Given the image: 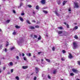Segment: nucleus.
Masks as SVG:
<instances>
[{
    "mask_svg": "<svg viewBox=\"0 0 80 80\" xmlns=\"http://www.w3.org/2000/svg\"><path fill=\"white\" fill-rule=\"evenodd\" d=\"M73 56L72 55L71 53H69L68 55V58L70 59H72L73 58Z\"/></svg>",
    "mask_w": 80,
    "mask_h": 80,
    "instance_id": "f03ea898",
    "label": "nucleus"
},
{
    "mask_svg": "<svg viewBox=\"0 0 80 80\" xmlns=\"http://www.w3.org/2000/svg\"><path fill=\"white\" fill-rule=\"evenodd\" d=\"M2 31V30L1 29H0V32H1Z\"/></svg>",
    "mask_w": 80,
    "mask_h": 80,
    "instance_id": "e2e57ef3",
    "label": "nucleus"
},
{
    "mask_svg": "<svg viewBox=\"0 0 80 80\" xmlns=\"http://www.w3.org/2000/svg\"><path fill=\"white\" fill-rule=\"evenodd\" d=\"M64 24H65L66 25H67V23H66V22H64Z\"/></svg>",
    "mask_w": 80,
    "mask_h": 80,
    "instance_id": "4d7b16f0",
    "label": "nucleus"
},
{
    "mask_svg": "<svg viewBox=\"0 0 80 80\" xmlns=\"http://www.w3.org/2000/svg\"><path fill=\"white\" fill-rule=\"evenodd\" d=\"M13 69H11V72H12V73L13 72Z\"/></svg>",
    "mask_w": 80,
    "mask_h": 80,
    "instance_id": "8fccbe9b",
    "label": "nucleus"
},
{
    "mask_svg": "<svg viewBox=\"0 0 80 80\" xmlns=\"http://www.w3.org/2000/svg\"><path fill=\"white\" fill-rule=\"evenodd\" d=\"M24 60L25 61H26V58L25 57L23 58Z\"/></svg>",
    "mask_w": 80,
    "mask_h": 80,
    "instance_id": "49530a36",
    "label": "nucleus"
},
{
    "mask_svg": "<svg viewBox=\"0 0 80 80\" xmlns=\"http://www.w3.org/2000/svg\"><path fill=\"white\" fill-rule=\"evenodd\" d=\"M22 56L23 57L24 56H25V54L23 53H22Z\"/></svg>",
    "mask_w": 80,
    "mask_h": 80,
    "instance_id": "864d4df0",
    "label": "nucleus"
},
{
    "mask_svg": "<svg viewBox=\"0 0 80 80\" xmlns=\"http://www.w3.org/2000/svg\"><path fill=\"white\" fill-rule=\"evenodd\" d=\"M74 5H75V6L76 8H79V6H78V2H74Z\"/></svg>",
    "mask_w": 80,
    "mask_h": 80,
    "instance_id": "20e7f679",
    "label": "nucleus"
},
{
    "mask_svg": "<svg viewBox=\"0 0 80 80\" xmlns=\"http://www.w3.org/2000/svg\"><path fill=\"white\" fill-rule=\"evenodd\" d=\"M58 28L59 29H60V30H62L63 29V28L62 27H58Z\"/></svg>",
    "mask_w": 80,
    "mask_h": 80,
    "instance_id": "412c9836",
    "label": "nucleus"
},
{
    "mask_svg": "<svg viewBox=\"0 0 80 80\" xmlns=\"http://www.w3.org/2000/svg\"><path fill=\"white\" fill-rule=\"evenodd\" d=\"M74 24H75V25H77V23H74Z\"/></svg>",
    "mask_w": 80,
    "mask_h": 80,
    "instance_id": "338daca9",
    "label": "nucleus"
},
{
    "mask_svg": "<svg viewBox=\"0 0 80 80\" xmlns=\"http://www.w3.org/2000/svg\"><path fill=\"white\" fill-rule=\"evenodd\" d=\"M66 27H67V28H69V26L68 24H67V25H66Z\"/></svg>",
    "mask_w": 80,
    "mask_h": 80,
    "instance_id": "c756f323",
    "label": "nucleus"
},
{
    "mask_svg": "<svg viewBox=\"0 0 80 80\" xmlns=\"http://www.w3.org/2000/svg\"><path fill=\"white\" fill-rule=\"evenodd\" d=\"M5 52H7V49L5 48Z\"/></svg>",
    "mask_w": 80,
    "mask_h": 80,
    "instance_id": "603ef678",
    "label": "nucleus"
},
{
    "mask_svg": "<svg viewBox=\"0 0 80 80\" xmlns=\"http://www.w3.org/2000/svg\"><path fill=\"white\" fill-rule=\"evenodd\" d=\"M16 79H17V80H19V78L18 76L16 77Z\"/></svg>",
    "mask_w": 80,
    "mask_h": 80,
    "instance_id": "f704fd0d",
    "label": "nucleus"
},
{
    "mask_svg": "<svg viewBox=\"0 0 80 80\" xmlns=\"http://www.w3.org/2000/svg\"><path fill=\"white\" fill-rule=\"evenodd\" d=\"M35 71L37 72H39L38 70V68L37 67L35 68Z\"/></svg>",
    "mask_w": 80,
    "mask_h": 80,
    "instance_id": "4468645a",
    "label": "nucleus"
},
{
    "mask_svg": "<svg viewBox=\"0 0 80 80\" xmlns=\"http://www.w3.org/2000/svg\"><path fill=\"white\" fill-rule=\"evenodd\" d=\"M33 57L35 58L36 57L35 56H33Z\"/></svg>",
    "mask_w": 80,
    "mask_h": 80,
    "instance_id": "69168bd1",
    "label": "nucleus"
},
{
    "mask_svg": "<svg viewBox=\"0 0 80 80\" xmlns=\"http://www.w3.org/2000/svg\"><path fill=\"white\" fill-rule=\"evenodd\" d=\"M36 79H37V77H34V78L33 79L34 80H36Z\"/></svg>",
    "mask_w": 80,
    "mask_h": 80,
    "instance_id": "c03bdc74",
    "label": "nucleus"
},
{
    "mask_svg": "<svg viewBox=\"0 0 80 80\" xmlns=\"http://www.w3.org/2000/svg\"><path fill=\"white\" fill-rule=\"evenodd\" d=\"M45 60L48 62H50V60L49 59H46Z\"/></svg>",
    "mask_w": 80,
    "mask_h": 80,
    "instance_id": "aec40b11",
    "label": "nucleus"
},
{
    "mask_svg": "<svg viewBox=\"0 0 80 80\" xmlns=\"http://www.w3.org/2000/svg\"><path fill=\"white\" fill-rule=\"evenodd\" d=\"M33 74V73H32V74H31V75H32Z\"/></svg>",
    "mask_w": 80,
    "mask_h": 80,
    "instance_id": "052dcab7",
    "label": "nucleus"
},
{
    "mask_svg": "<svg viewBox=\"0 0 80 80\" xmlns=\"http://www.w3.org/2000/svg\"><path fill=\"white\" fill-rule=\"evenodd\" d=\"M62 52L64 54L65 53H66V51L65 50H62Z\"/></svg>",
    "mask_w": 80,
    "mask_h": 80,
    "instance_id": "c85d7f7f",
    "label": "nucleus"
},
{
    "mask_svg": "<svg viewBox=\"0 0 80 80\" xmlns=\"http://www.w3.org/2000/svg\"><path fill=\"white\" fill-rule=\"evenodd\" d=\"M14 49V47H12L11 48V50H12Z\"/></svg>",
    "mask_w": 80,
    "mask_h": 80,
    "instance_id": "58836bf2",
    "label": "nucleus"
},
{
    "mask_svg": "<svg viewBox=\"0 0 80 80\" xmlns=\"http://www.w3.org/2000/svg\"><path fill=\"white\" fill-rule=\"evenodd\" d=\"M52 50L53 51H54L55 50V48H54V47H53V48H52Z\"/></svg>",
    "mask_w": 80,
    "mask_h": 80,
    "instance_id": "473e14b6",
    "label": "nucleus"
},
{
    "mask_svg": "<svg viewBox=\"0 0 80 80\" xmlns=\"http://www.w3.org/2000/svg\"><path fill=\"white\" fill-rule=\"evenodd\" d=\"M15 27L17 29H19V28H20V26H18V25L16 26H15Z\"/></svg>",
    "mask_w": 80,
    "mask_h": 80,
    "instance_id": "6ab92c4d",
    "label": "nucleus"
},
{
    "mask_svg": "<svg viewBox=\"0 0 80 80\" xmlns=\"http://www.w3.org/2000/svg\"><path fill=\"white\" fill-rule=\"evenodd\" d=\"M42 53V52H38V55H40V53Z\"/></svg>",
    "mask_w": 80,
    "mask_h": 80,
    "instance_id": "79ce46f5",
    "label": "nucleus"
},
{
    "mask_svg": "<svg viewBox=\"0 0 80 80\" xmlns=\"http://www.w3.org/2000/svg\"><path fill=\"white\" fill-rule=\"evenodd\" d=\"M10 66H12L13 65V62H10L9 63Z\"/></svg>",
    "mask_w": 80,
    "mask_h": 80,
    "instance_id": "b1692460",
    "label": "nucleus"
},
{
    "mask_svg": "<svg viewBox=\"0 0 80 80\" xmlns=\"http://www.w3.org/2000/svg\"><path fill=\"white\" fill-rule=\"evenodd\" d=\"M43 12L45 14L48 13V12L47 11H45V10H44L43 11Z\"/></svg>",
    "mask_w": 80,
    "mask_h": 80,
    "instance_id": "f3484780",
    "label": "nucleus"
},
{
    "mask_svg": "<svg viewBox=\"0 0 80 80\" xmlns=\"http://www.w3.org/2000/svg\"><path fill=\"white\" fill-rule=\"evenodd\" d=\"M28 7L29 8H31L32 7V5H28Z\"/></svg>",
    "mask_w": 80,
    "mask_h": 80,
    "instance_id": "2f4dec72",
    "label": "nucleus"
},
{
    "mask_svg": "<svg viewBox=\"0 0 80 80\" xmlns=\"http://www.w3.org/2000/svg\"><path fill=\"white\" fill-rule=\"evenodd\" d=\"M48 78L49 79H51V77L49 76V74H48Z\"/></svg>",
    "mask_w": 80,
    "mask_h": 80,
    "instance_id": "a878e982",
    "label": "nucleus"
},
{
    "mask_svg": "<svg viewBox=\"0 0 80 80\" xmlns=\"http://www.w3.org/2000/svg\"><path fill=\"white\" fill-rule=\"evenodd\" d=\"M41 61H42V62L43 61V59H42Z\"/></svg>",
    "mask_w": 80,
    "mask_h": 80,
    "instance_id": "bf43d9fd",
    "label": "nucleus"
},
{
    "mask_svg": "<svg viewBox=\"0 0 80 80\" xmlns=\"http://www.w3.org/2000/svg\"><path fill=\"white\" fill-rule=\"evenodd\" d=\"M41 39V37H40V36H39V38H38V40H40Z\"/></svg>",
    "mask_w": 80,
    "mask_h": 80,
    "instance_id": "c9c22d12",
    "label": "nucleus"
},
{
    "mask_svg": "<svg viewBox=\"0 0 80 80\" xmlns=\"http://www.w3.org/2000/svg\"><path fill=\"white\" fill-rule=\"evenodd\" d=\"M67 1H64L63 2L62 5L63 6H64L65 5L66 3L67 2Z\"/></svg>",
    "mask_w": 80,
    "mask_h": 80,
    "instance_id": "9b49d317",
    "label": "nucleus"
},
{
    "mask_svg": "<svg viewBox=\"0 0 80 80\" xmlns=\"http://www.w3.org/2000/svg\"><path fill=\"white\" fill-rule=\"evenodd\" d=\"M73 47H74L75 48H76L77 47V44L76 42H73Z\"/></svg>",
    "mask_w": 80,
    "mask_h": 80,
    "instance_id": "39448f33",
    "label": "nucleus"
},
{
    "mask_svg": "<svg viewBox=\"0 0 80 80\" xmlns=\"http://www.w3.org/2000/svg\"><path fill=\"white\" fill-rule=\"evenodd\" d=\"M55 14L57 16H60V14L58 13L57 11H55Z\"/></svg>",
    "mask_w": 80,
    "mask_h": 80,
    "instance_id": "1a4fd4ad",
    "label": "nucleus"
},
{
    "mask_svg": "<svg viewBox=\"0 0 80 80\" xmlns=\"http://www.w3.org/2000/svg\"><path fill=\"white\" fill-rule=\"evenodd\" d=\"M78 65L80 66V61H78Z\"/></svg>",
    "mask_w": 80,
    "mask_h": 80,
    "instance_id": "cd10ccee",
    "label": "nucleus"
},
{
    "mask_svg": "<svg viewBox=\"0 0 80 80\" xmlns=\"http://www.w3.org/2000/svg\"><path fill=\"white\" fill-rule=\"evenodd\" d=\"M21 56V54H19V56Z\"/></svg>",
    "mask_w": 80,
    "mask_h": 80,
    "instance_id": "680f3d73",
    "label": "nucleus"
},
{
    "mask_svg": "<svg viewBox=\"0 0 80 80\" xmlns=\"http://www.w3.org/2000/svg\"><path fill=\"white\" fill-rule=\"evenodd\" d=\"M68 11L69 12H70L71 11V8H69L68 9Z\"/></svg>",
    "mask_w": 80,
    "mask_h": 80,
    "instance_id": "09e8293b",
    "label": "nucleus"
},
{
    "mask_svg": "<svg viewBox=\"0 0 80 80\" xmlns=\"http://www.w3.org/2000/svg\"><path fill=\"white\" fill-rule=\"evenodd\" d=\"M35 27L36 28H39V26L38 25V26H35Z\"/></svg>",
    "mask_w": 80,
    "mask_h": 80,
    "instance_id": "72a5a7b5",
    "label": "nucleus"
},
{
    "mask_svg": "<svg viewBox=\"0 0 80 80\" xmlns=\"http://www.w3.org/2000/svg\"><path fill=\"white\" fill-rule=\"evenodd\" d=\"M32 22H34V23H36V21H35L32 20Z\"/></svg>",
    "mask_w": 80,
    "mask_h": 80,
    "instance_id": "3c124183",
    "label": "nucleus"
},
{
    "mask_svg": "<svg viewBox=\"0 0 80 80\" xmlns=\"http://www.w3.org/2000/svg\"><path fill=\"white\" fill-rule=\"evenodd\" d=\"M26 22H27L29 24H31L30 22H29V20H26Z\"/></svg>",
    "mask_w": 80,
    "mask_h": 80,
    "instance_id": "a211bd4d",
    "label": "nucleus"
},
{
    "mask_svg": "<svg viewBox=\"0 0 80 80\" xmlns=\"http://www.w3.org/2000/svg\"><path fill=\"white\" fill-rule=\"evenodd\" d=\"M19 19L21 21L23 22L24 21L23 19L21 18V17H19Z\"/></svg>",
    "mask_w": 80,
    "mask_h": 80,
    "instance_id": "0eeeda50",
    "label": "nucleus"
},
{
    "mask_svg": "<svg viewBox=\"0 0 80 80\" xmlns=\"http://www.w3.org/2000/svg\"><path fill=\"white\" fill-rule=\"evenodd\" d=\"M57 73V70L55 69L54 71H53V74H55Z\"/></svg>",
    "mask_w": 80,
    "mask_h": 80,
    "instance_id": "dca6fc26",
    "label": "nucleus"
},
{
    "mask_svg": "<svg viewBox=\"0 0 80 80\" xmlns=\"http://www.w3.org/2000/svg\"><path fill=\"white\" fill-rule=\"evenodd\" d=\"M13 13H14V14L16 13V12H15V11L14 10H13Z\"/></svg>",
    "mask_w": 80,
    "mask_h": 80,
    "instance_id": "de8ad7c7",
    "label": "nucleus"
},
{
    "mask_svg": "<svg viewBox=\"0 0 80 80\" xmlns=\"http://www.w3.org/2000/svg\"><path fill=\"white\" fill-rule=\"evenodd\" d=\"M16 34V33L15 32H13V33H12V34H13V35H15V34Z\"/></svg>",
    "mask_w": 80,
    "mask_h": 80,
    "instance_id": "e433bc0d",
    "label": "nucleus"
},
{
    "mask_svg": "<svg viewBox=\"0 0 80 80\" xmlns=\"http://www.w3.org/2000/svg\"><path fill=\"white\" fill-rule=\"evenodd\" d=\"M61 60L62 61H65V59H63V58H61Z\"/></svg>",
    "mask_w": 80,
    "mask_h": 80,
    "instance_id": "a19ab883",
    "label": "nucleus"
},
{
    "mask_svg": "<svg viewBox=\"0 0 80 80\" xmlns=\"http://www.w3.org/2000/svg\"><path fill=\"white\" fill-rule=\"evenodd\" d=\"M29 29H35V28L34 27H32V26H30L29 27Z\"/></svg>",
    "mask_w": 80,
    "mask_h": 80,
    "instance_id": "9d476101",
    "label": "nucleus"
},
{
    "mask_svg": "<svg viewBox=\"0 0 80 80\" xmlns=\"http://www.w3.org/2000/svg\"><path fill=\"white\" fill-rule=\"evenodd\" d=\"M17 60H19V57L18 56H17V58H16Z\"/></svg>",
    "mask_w": 80,
    "mask_h": 80,
    "instance_id": "37998d69",
    "label": "nucleus"
},
{
    "mask_svg": "<svg viewBox=\"0 0 80 80\" xmlns=\"http://www.w3.org/2000/svg\"><path fill=\"white\" fill-rule=\"evenodd\" d=\"M3 70H5V67H3Z\"/></svg>",
    "mask_w": 80,
    "mask_h": 80,
    "instance_id": "5fc2aeb1",
    "label": "nucleus"
},
{
    "mask_svg": "<svg viewBox=\"0 0 80 80\" xmlns=\"http://www.w3.org/2000/svg\"><path fill=\"white\" fill-rule=\"evenodd\" d=\"M41 3L42 4L44 5L46 4V0H41Z\"/></svg>",
    "mask_w": 80,
    "mask_h": 80,
    "instance_id": "7ed1b4c3",
    "label": "nucleus"
},
{
    "mask_svg": "<svg viewBox=\"0 0 80 80\" xmlns=\"http://www.w3.org/2000/svg\"><path fill=\"white\" fill-rule=\"evenodd\" d=\"M33 14H35V12H33Z\"/></svg>",
    "mask_w": 80,
    "mask_h": 80,
    "instance_id": "0e129e2a",
    "label": "nucleus"
},
{
    "mask_svg": "<svg viewBox=\"0 0 80 80\" xmlns=\"http://www.w3.org/2000/svg\"><path fill=\"white\" fill-rule=\"evenodd\" d=\"M28 68V66H23L22 67V68L24 69H26Z\"/></svg>",
    "mask_w": 80,
    "mask_h": 80,
    "instance_id": "6e6552de",
    "label": "nucleus"
},
{
    "mask_svg": "<svg viewBox=\"0 0 80 80\" xmlns=\"http://www.w3.org/2000/svg\"><path fill=\"white\" fill-rule=\"evenodd\" d=\"M26 55L29 57H31V53H27Z\"/></svg>",
    "mask_w": 80,
    "mask_h": 80,
    "instance_id": "2eb2a0df",
    "label": "nucleus"
},
{
    "mask_svg": "<svg viewBox=\"0 0 80 80\" xmlns=\"http://www.w3.org/2000/svg\"><path fill=\"white\" fill-rule=\"evenodd\" d=\"M6 42H7V44H6V46L7 47L8 46V45H9L8 44L9 43H8V41H7Z\"/></svg>",
    "mask_w": 80,
    "mask_h": 80,
    "instance_id": "7c9ffc66",
    "label": "nucleus"
},
{
    "mask_svg": "<svg viewBox=\"0 0 80 80\" xmlns=\"http://www.w3.org/2000/svg\"><path fill=\"white\" fill-rule=\"evenodd\" d=\"M34 37L36 38H38V36H37L36 35H34Z\"/></svg>",
    "mask_w": 80,
    "mask_h": 80,
    "instance_id": "ea45409f",
    "label": "nucleus"
},
{
    "mask_svg": "<svg viewBox=\"0 0 80 80\" xmlns=\"http://www.w3.org/2000/svg\"><path fill=\"white\" fill-rule=\"evenodd\" d=\"M77 80H80V79H77Z\"/></svg>",
    "mask_w": 80,
    "mask_h": 80,
    "instance_id": "774afa93",
    "label": "nucleus"
},
{
    "mask_svg": "<svg viewBox=\"0 0 80 80\" xmlns=\"http://www.w3.org/2000/svg\"><path fill=\"white\" fill-rule=\"evenodd\" d=\"M74 38H75L76 39H78V37L76 35H75V36H74Z\"/></svg>",
    "mask_w": 80,
    "mask_h": 80,
    "instance_id": "4be33fe9",
    "label": "nucleus"
},
{
    "mask_svg": "<svg viewBox=\"0 0 80 80\" xmlns=\"http://www.w3.org/2000/svg\"><path fill=\"white\" fill-rule=\"evenodd\" d=\"M36 61H37V62H38V59H36Z\"/></svg>",
    "mask_w": 80,
    "mask_h": 80,
    "instance_id": "13d9d810",
    "label": "nucleus"
},
{
    "mask_svg": "<svg viewBox=\"0 0 80 80\" xmlns=\"http://www.w3.org/2000/svg\"><path fill=\"white\" fill-rule=\"evenodd\" d=\"M78 29V27L75 26V27L73 28V30H74V31H75Z\"/></svg>",
    "mask_w": 80,
    "mask_h": 80,
    "instance_id": "f8f14e48",
    "label": "nucleus"
},
{
    "mask_svg": "<svg viewBox=\"0 0 80 80\" xmlns=\"http://www.w3.org/2000/svg\"><path fill=\"white\" fill-rule=\"evenodd\" d=\"M23 5V3H20V7H21L22 5Z\"/></svg>",
    "mask_w": 80,
    "mask_h": 80,
    "instance_id": "4c0bfd02",
    "label": "nucleus"
},
{
    "mask_svg": "<svg viewBox=\"0 0 80 80\" xmlns=\"http://www.w3.org/2000/svg\"><path fill=\"white\" fill-rule=\"evenodd\" d=\"M10 22V20H8L6 21V22L7 23H9Z\"/></svg>",
    "mask_w": 80,
    "mask_h": 80,
    "instance_id": "5701e85b",
    "label": "nucleus"
},
{
    "mask_svg": "<svg viewBox=\"0 0 80 80\" xmlns=\"http://www.w3.org/2000/svg\"><path fill=\"white\" fill-rule=\"evenodd\" d=\"M23 41H20V43H23Z\"/></svg>",
    "mask_w": 80,
    "mask_h": 80,
    "instance_id": "6e6d98bb",
    "label": "nucleus"
},
{
    "mask_svg": "<svg viewBox=\"0 0 80 80\" xmlns=\"http://www.w3.org/2000/svg\"><path fill=\"white\" fill-rule=\"evenodd\" d=\"M25 15V14L24 13H21L22 16H23V15Z\"/></svg>",
    "mask_w": 80,
    "mask_h": 80,
    "instance_id": "a18cd8bd",
    "label": "nucleus"
},
{
    "mask_svg": "<svg viewBox=\"0 0 80 80\" xmlns=\"http://www.w3.org/2000/svg\"><path fill=\"white\" fill-rule=\"evenodd\" d=\"M62 33V31H59L58 32V34H59V35L61 34Z\"/></svg>",
    "mask_w": 80,
    "mask_h": 80,
    "instance_id": "ddd939ff",
    "label": "nucleus"
},
{
    "mask_svg": "<svg viewBox=\"0 0 80 80\" xmlns=\"http://www.w3.org/2000/svg\"><path fill=\"white\" fill-rule=\"evenodd\" d=\"M70 75H71V76H73L74 75V74L73 73H70Z\"/></svg>",
    "mask_w": 80,
    "mask_h": 80,
    "instance_id": "bb28decb",
    "label": "nucleus"
},
{
    "mask_svg": "<svg viewBox=\"0 0 80 80\" xmlns=\"http://www.w3.org/2000/svg\"><path fill=\"white\" fill-rule=\"evenodd\" d=\"M57 2H58V5H60L61 4V2L60 0H57Z\"/></svg>",
    "mask_w": 80,
    "mask_h": 80,
    "instance_id": "423d86ee",
    "label": "nucleus"
},
{
    "mask_svg": "<svg viewBox=\"0 0 80 80\" xmlns=\"http://www.w3.org/2000/svg\"><path fill=\"white\" fill-rule=\"evenodd\" d=\"M36 9H37V10H38L39 9V7L38 6H36Z\"/></svg>",
    "mask_w": 80,
    "mask_h": 80,
    "instance_id": "393cba45",
    "label": "nucleus"
},
{
    "mask_svg": "<svg viewBox=\"0 0 80 80\" xmlns=\"http://www.w3.org/2000/svg\"><path fill=\"white\" fill-rule=\"evenodd\" d=\"M72 71H73V72L75 73H77L78 72V70L74 68L72 69Z\"/></svg>",
    "mask_w": 80,
    "mask_h": 80,
    "instance_id": "f257e3e1",
    "label": "nucleus"
}]
</instances>
